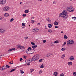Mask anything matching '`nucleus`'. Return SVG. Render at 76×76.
<instances>
[{
    "label": "nucleus",
    "mask_w": 76,
    "mask_h": 76,
    "mask_svg": "<svg viewBox=\"0 0 76 76\" xmlns=\"http://www.w3.org/2000/svg\"><path fill=\"white\" fill-rule=\"evenodd\" d=\"M25 49V47L23 46H21V49L20 50H24Z\"/></svg>",
    "instance_id": "nucleus-23"
},
{
    "label": "nucleus",
    "mask_w": 76,
    "mask_h": 76,
    "mask_svg": "<svg viewBox=\"0 0 76 76\" xmlns=\"http://www.w3.org/2000/svg\"><path fill=\"white\" fill-rule=\"evenodd\" d=\"M28 37H24L25 39H28Z\"/></svg>",
    "instance_id": "nucleus-52"
},
{
    "label": "nucleus",
    "mask_w": 76,
    "mask_h": 76,
    "mask_svg": "<svg viewBox=\"0 0 76 76\" xmlns=\"http://www.w3.org/2000/svg\"><path fill=\"white\" fill-rule=\"evenodd\" d=\"M23 60V59H22V58H20V61H22V60Z\"/></svg>",
    "instance_id": "nucleus-51"
},
{
    "label": "nucleus",
    "mask_w": 76,
    "mask_h": 76,
    "mask_svg": "<svg viewBox=\"0 0 76 76\" xmlns=\"http://www.w3.org/2000/svg\"><path fill=\"white\" fill-rule=\"evenodd\" d=\"M27 66H30V64L29 63H28L27 64Z\"/></svg>",
    "instance_id": "nucleus-50"
},
{
    "label": "nucleus",
    "mask_w": 76,
    "mask_h": 76,
    "mask_svg": "<svg viewBox=\"0 0 76 76\" xmlns=\"http://www.w3.org/2000/svg\"><path fill=\"white\" fill-rule=\"evenodd\" d=\"M66 10L70 12H74V9L72 7H68L66 8Z\"/></svg>",
    "instance_id": "nucleus-4"
},
{
    "label": "nucleus",
    "mask_w": 76,
    "mask_h": 76,
    "mask_svg": "<svg viewBox=\"0 0 76 76\" xmlns=\"http://www.w3.org/2000/svg\"><path fill=\"white\" fill-rule=\"evenodd\" d=\"M42 70H40L39 71V74H41V73H42Z\"/></svg>",
    "instance_id": "nucleus-36"
},
{
    "label": "nucleus",
    "mask_w": 76,
    "mask_h": 76,
    "mask_svg": "<svg viewBox=\"0 0 76 76\" xmlns=\"http://www.w3.org/2000/svg\"><path fill=\"white\" fill-rule=\"evenodd\" d=\"M25 58V56H23V58H25V59H26V58Z\"/></svg>",
    "instance_id": "nucleus-59"
},
{
    "label": "nucleus",
    "mask_w": 76,
    "mask_h": 76,
    "mask_svg": "<svg viewBox=\"0 0 76 76\" xmlns=\"http://www.w3.org/2000/svg\"><path fill=\"white\" fill-rule=\"evenodd\" d=\"M6 3V0H1L0 1V3L1 4H4Z\"/></svg>",
    "instance_id": "nucleus-7"
},
{
    "label": "nucleus",
    "mask_w": 76,
    "mask_h": 76,
    "mask_svg": "<svg viewBox=\"0 0 76 76\" xmlns=\"http://www.w3.org/2000/svg\"><path fill=\"white\" fill-rule=\"evenodd\" d=\"M22 25L23 26H25V24L24 23H22Z\"/></svg>",
    "instance_id": "nucleus-40"
},
{
    "label": "nucleus",
    "mask_w": 76,
    "mask_h": 76,
    "mask_svg": "<svg viewBox=\"0 0 76 76\" xmlns=\"http://www.w3.org/2000/svg\"><path fill=\"white\" fill-rule=\"evenodd\" d=\"M39 58V55L37 54L34 56L31 60V61H34L35 60H37Z\"/></svg>",
    "instance_id": "nucleus-3"
},
{
    "label": "nucleus",
    "mask_w": 76,
    "mask_h": 76,
    "mask_svg": "<svg viewBox=\"0 0 76 76\" xmlns=\"http://www.w3.org/2000/svg\"><path fill=\"white\" fill-rule=\"evenodd\" d=\"M15 70H16L15 68L14 69H12L11 70V71L9 72L10 73H11V72H14V71H15Z\"/></svg>",
    "instance_id": "nucleus-20"
},
{
    "label": "nucleus",
    "mask_w": 76,
    "mask_h": 76,
    "mask_svg": "<svg viewBox=\"0 0 76 76\" xmlns=\"http://www.w3.org/2000/svg\"><path fill=\"white\" fill-rule=\"evenodd\" d=\"M4 16L6 17H7V16H9V14L8 13H5L4 14Z\"/></svg>",
    "instance_id": "nucleus-15"
},
{
    "label": "nucleus",
    "mask_w": 76,
    "mask_h": 76,
    "mask_svg": "<svg viewBox=\"0 0 76 76\" xmlns=\"http://www.w3.org/2000/svg\"><path fill=\"white\" fill-rule=\"evenodd\" d=\"M31 44H32V45H35V43H34L33 42H31Z\"/></svg>",
    "instance_id": "nucleus-49"
},
{
    "label": "nucleus",
    "mask_w": 76,
    "mask_h": 76,
    "mask_svg": "<svg viewBox=\"0 0 76 76\" xmlns=\"http://www.w3.org/2000/svg\"><path fill=\"white\" fill-rule=\"evenodd\" d=\"M73 75L74 76H76V72H74L73 73Z\"/></svg>",
    "instance_id": "nucleus-37"
},
{
    "label": "nucleus",
    "mask_w": 76,
    "mask_h": 76,
    "mask_svg": "<svg viewBox=\"0 0 76 76\" xmlns=\"http://www.w3.org/2000/svg\"><path fill=\"white\" fill-rule=\"evenodd\" d=\"M15 50V48H13L10 49L9 50H8V51H9V52H10V51H13V50Z\"/></svg>",
    "instance_id": "nucleus-12"
},
{
    "label": "nucleus",
    "mask_w": 76,
    "mask_h": 76,
    "mask_svg": "<svg viewBox=\"0 0 76 76\" xmlns=\"http://www.w3.org/2000/svg\"><path fill=\"white\" fill-rule=\"evenodd\" d=\"M22 16L23 17H25V16H26V14H24L22 15Z\"/></svg>",
    "instance_id": "nucleus-44"
},
{
    "label": "nucleus",
    "mask_w": 76,
    "mask_h": 76,
    "mask_svg": "<svg viewBox=\"0 0 76 76\" xmlns=\"http://www.w3.org/2000/svg\"><path fill=\"white\" fill-rule=\"evenodd\" d=\"M31 53H32V54H33L34 53V52L35 51V50H31Z\"/></svg>",
    "instance_id": "nucleus-31"
},
{
    "label": "nucleus",
    "mask_w": 76,
    "mask_h": 76,
    "mask_svg": "<svg viewBox=\"0 0 76 76\" xmlns=\"http://www.w3.org/2000/svg\"><path fill=\"white\" fill-rule=\"evenodd\" d=\"M37 47V45H34L32 47V48H33V49H35V48H36Z\"/></svg>",
    "instance_id": "nucleus-14"
},
{
    "label": "nucleus",
    "mask_w": 76,
    "mask_h": 76,
    "mask_svg": "<svg viewBox=\"0 0 76 76\" xmlns=\"http://www.w3.org/2000/svg\"><path fill=\"white\" fill-rule=\"evenodd\" d=\"M75 42L73 40H70L66 42L67 45H69L70 44H73Z\"/></svg>",
    "instance_id": "nucleus-5"
},
{
    "label": "nucleus",
    "mask_w": 76,
    "mask_h": 76,
    "mask_svg": "<svg viewBox=\"0 0 76 76\" xmlns=\"http://www.w3.org/2000/svg\"><path fill=\"white\" fill-rule=\"evenodd\" d=\"M48 27L50 28H52V25L51 24H48Z\"/></svg>",
    "instance_id": "nucleus-19"
},
{
    "label": "nucleus",
    "mask_w": 76,
    "mask_h": 76,
    "mask_svg": "<svg viewBox=\"0 0 76 76\" xmlns=\"http://www.w3.org/2000/svg\"><path fill=\"white\" fill-rule=\"evenodd\" d=\"M2 19H3V18L1 16H0V20H1Z\"/></svg>",
    "instance_id": "nucleus-45"
},
{
    "label": "nucleus",
    "mask_w": 76,
    "mask_h": 76,
    "mask_svg": "<svg viewBox=\"0 0 76 76\" xmlns=\"http://www.w3.org/2000/svg\"><path fill=\"white\" fill-rule=\"evenodd\" d=\"M25 13H28L29 12V11L28 10H25L24 11Z\"/></svg>",
    "instance_id": "nucleus-22"
},
{
    "label": "nucleus",
    "mask_w": 76,
    "mask_h": 76,
    "mask_svg": "<svg viewBox=\"0 0 76 76\" xmlns=\"http://www.w3.org/2000/svg\"><path fill=\"white\" fill-rule=\"evenodd\" d=\"M68 13L66 10H64L62 13L59 14V17H62L64 19H66L68 16Z\"/></svg>",
    "instance_id": "nucleus-1"
},
{
    "label": "nucleus",
    "mask_w": 76,
    "mask_h": 76,
    "mask_svg": "<svg viewBox=\"0 0 76 76\" xmlns=\"http://www.w3.org/2000/svg\"><path fill=\"white\" fill-rule=\"evenodd\" d=\"M14 20V19H13V18H12L11 20H10V22H12L13 20Z\"/></svg>",
    "instance_id": "nucleus-42"
},
{
    "label": "nucleus",
    "mask_w": 76,
    "mask_h": 76,
    "mask_svg": "<svg viewBox=\"0 0 76 76\" xmlns=\"http://www.w3.org/2000/svg\"><path fill=\"white\" fill-rule=\"evenodd\" d=\"M31 22L32 23H34V22H35V21L34 20H32L31 21Z\"/></svg>",
    "instance_id": "nucleus-34"
},
{
    "label": "nucleus",
    "mask_w": 76,
    "mask_h": 76,
    "mask_svg": "<svg viewBox=\"0 0 76 76\" xmlns=\"http://www.w3.org/2000/svg\"><path fill=\"white\" fill-rule=\"evenodd\" d=\"M72 19H74V20H75V19H76V17H72Z\"/></svg>",
    "instance_id": "nucleus-39"
},
{
    "label": "nucleus",
    "mask_w": 76,
    "mask_h": 76,
    "mask_svg": "<svg viewBox=\"0 0 76 76\" xmlns=\"http://www.w3.org/2000/svg\"><path fill=\"white\" fill-rule=\"evenodd\" d=\"M46 42V40H44L43 41V44H45Z\"/></svg>",
    "instance_id": "nucleus-35"
},
{
    "label": "nucleus",
    "mask_w": 76,
    "mask_h": 76,
    "mask_svg": "<svg viewBox=\"0 0 76 76\" xmlns=\"http://www.w3.org/2000/svg\"><path fill=\"white\" fill-rule=\"evenodd\" d=\"M54 25L55 26H56V25H58V22L56 21H55L54 23Z\"/></svg>",
    "instance_id": "nucleus-13"
},
{
    "label": "nucleus",
    "mask_w": 76,
    "mask_h": 76,
    "mask_svg": "<svg viewBox=\"0 0 76 76\" xmlns=\"http://www.w3.org/2000/svg\"><path fill=\"white\" fill-rule=\"evenodd\" d=\"M34 71V69H30V72H33Z\"/></svg>",
    "instance_id": "nucleus-28"
},
{
    "label": "nucleus",
    "mask_w": 76,
    "mask_h": 76,
    "mask_svg": "<svg viewBox=\"0 0 76 76\" xmlns=\"http://www.w3.org/2000/svg\"><path fill=\"white\" fill-rule=\"evenodd\" d=\"M26 52L28 54H32V53L31 52H32V51L29 50H26Z\"/></svg>",
    "instance_id": "nucleus-8"
},
{
    "label": "nucleus",
    "mask_w": 76,
    "mask_h": 76,
    "mask_svg": "<svg viewBox=\"0 0 76 76\" xmlns=\"http://www.w3.org/2000/svg\"><path fill=\"white\" fill-rule=\"evenodd\" d=\"M39 62H42V59H41L39 60Z\"/></svg>",
    "instance_id": "nucleus-47"
},
{
    "label": "nucleus",
    "mask_w": 76,
    "mask_h": 76,
    "mask_svg": "<svg viewBox=\"0 0 76 76\" xmlns=\"http://www.w3.org/2000/svg\"><path fill=\"white\" fill-rule=\"evenodd\" d=\"M74 57H73V56H70L69 57V60L71 61H72L73 60H74Z\"/></svg>",
    "instance_id": "nucleus-10"
},
{
    "label": "nucleus",
    "mask_w": 76,
    "mask_h": 76,
    "mask_svg": "<svg viewBox=\"0 0 76 76\" xmlns=\"http://www.w3.org/2000/svg\"><path fill=\"white\" fill-rule=\"evenodd\" d=\"M46 20L48 22H49L50 23H51V21L50 20V18H48L46 19Z\"/></svg>",
    "instance_id": "nucleus-11"
},
{
    "label": "nucleus",
    "mask_w": 76,
    "mask_h": 76,
    "mask_svg": "<svg viewBox=\"0 0 76 76\" xmlns=\"http://www.w3.org/2000/svg\"><path fill=\"white\" fill-rule=\"evenodd\" d=\"M64 39H67L68 38V37L66 35H64Z\"/></svg>",
    "instance_id": "nucleus-24"
},
{
    "label": "nucleus",
    "mask_w": 76,
    "mask_h": 76,
    "mask_svg": "<svg viewBox=\"0 0 76 76\" xmlns=\"http://www.w3.org/2000/svg\"><path fill=\"white\" fill-rule=\"evenodd\" d=\"M34 31H36V30H35V29H34Z\"/></svg>",
    "instance_id": "nucleus-61"
},
{
    "label": "nucleus",
    "mask_w": 76,
    "mask_h": 76,
    "mask_svg": "<svg viewBox=\"0 0 76 76\" xmlns=\"http://www.w3.org/2000/svg\"><path fill=\"white\" fill-rule=\"evenodd\" d=\"M34 17H32L31 18V19H34Z\"/></svg>",
    "instance_id": "nucleus-54"
},
{
    "label": "nucleus",
    "mask_w": 76,
    "mask_h": 76,
    "mask_svg": "<svg viewBox=\"0 0 76 76\" xmlns=\"http://www.w3.org/2000/svg\"><path fill=\"white\" fill-rule=\"evenodd\" d=\"M50 56H51V54H50V53H49L48 54H47L46 55V57H50Z\"/></svg>",
    "instance_id": "nucleus-27"
},
{
    "label": "nucleus",
    "mask_w": 76,
    "mask_h": 76,
    "mask_svg": "<svg viewBox=\"0 0 76 76\" xmlns=\"http://www.w3.org/2000/svg\"><path fill=\"white\" fill-rule=\"evenodd\" d=\"M55 28H58V26H55Z\"/></svg>",
    "instance_id": "nucleus-53"
},
{
    "label": "nucleus",
    "mask_w": 76,
    "mask_h": 76,
    "mask_svg": "<svg viewBox=\"0 0 76 76\" xmlns=\"http://www.w3.org/2000/svg\"><path fill=\"white\" fill-rule=\"evenodd\" d=\"M50 30L51 29H49V30H48V32H49L50 33H51L52 32V31H51V30Z\"/></svg>",
    "instance_id": "nucleus-29"
},
{
    "label": "nucleus",
    "mask_w": 76,
    "mask_h": 76,
    "mask_svg": "<svg viewBox=\"0 0 76 76\" xmlns=\"http://www.w3.org/2000/svg\"><path fill=\"white\" fill-rule=\"evenodd\" d=\"M54 42V43H56V44H57V43H58V41H55Z\"/></svg>",
    "instance_id": "nucleus-48"
},
{
    "label": "nucleus",
    "mask_w": 76,
    "mask_h": 76,
    "mask_svg": "<svg viewBox=\"0 0 76 76\" xmlns=\"http://www.w3.org/2000/svg\"><path fill=\"white\" fill-rule=\"evenodd\" d=\"M9 63L10 64H11V62H10Z\"/></svg>",
    "instance_id": "nucleus-63"
},
{
    "label": "nucleus",
    "mask_w": 76,
    "mask_h": 76,
    "mask_svg": "<svg viewBox=\"0 0 76 76\" xmlns=\"http://www.w3.org/2000/svg\"><path fill=\"white\" fill-rule=\"evenodd\" d=\"M68 64L69 66H71V65L73 64V63L72 62H68Z\"/></svg>",
    "instance_id": "nucleus-18"
},
{
    "label": "nucleus",
    "mask_w": 76,
    "mask_h": 76,
    "mask_svg": "<svg viewBox=\"0 0 76 76\" xmlns=\"http://www.w3.org/2000/svg\"><path fill=\"white\" fill-rule=\"evenodd\" d=\"M40 68H41V69H43V68H44V65L42 64L40 66Z\"/></svg>",
    "instance_id": "nucleus-30"
},
{
    "label": "nucleus",
    "mask_w": 76,
    "mask_h": 76,
    "mask_svg": "<svg viewBox=\"0 0 76 76\" xmlns=\"http://www.w3.org/2000/svg\"><path fill=\"white\" fill-rule=\"evenodd\" d=\"M39 58V55L37 54L34 56L31 60V61H34L35 60H37Z\"/></svg>",
    "instance_id": "nucleus-2"
},
{
    "label": "nucleus",
    "mask_w": 76,
    "mask_h": 76,
    "mask_svg": "<svg viewBox=\"0 0 76 76\" xmlns=\"http://www.w3.org/2000/svg\"><path fill=\"white\" fill-rule=\"evenodd\" d=\"M37 25H40V23H37Z\"/></svg>",
    "instance_id": "nucleus-57"
},
{
    "label": "nucleus",
    "mask_w": 76,
    "mask_h": 76,
    "mask_svg": "<svg viewBox=\"0 0 76 76\" xmlns=\"http://www.w3.org/2000/svg\"><path fill=\"white\" fill-rule=\"evenodd\" d=\"M10 9V8L9 7H5L4 8L3 10L4 11H5V12H7L8 11V10H9Z\"/></svg>",
    "instance_id": "nucleus-6"
},
{
    "label": "nucleus",
    "mask_w": 76,
    "mask_h": 76,
    "mask_svg": "<svg viewBox=\"0 0 76 76\" xmlns=\"http://www.w3.org/2000/svg\"><path fill=\"white\" fill-rule=\"evenodd\" d=\"M66 42H65L62 45V46H64V45H66Z\"/></svg>",
    "instance_id": "nucleus-38"
},
{
    "label": "nucleus",
    "mask_w": 76,
    "mask_h": 76,
    "mask_svg": "<svg viewBox=\"0 0 76 76\" xmlns=\"http://www.w3.org/2000/svg\"><path fill=\"white\" fill-rule=\"evenodd\" d=\"M6 66L7 67V68H9V67H10V66L7 65Z\"/></svg>",
    "instance_id": "nucleus-43"
},
{
    "label": "nucleus",
    "mask_w": 76,
    "mask_h": 76,
    "mask_svg": "<svg viewBox=\"0 0 76 76\" xmlns=\"http://www.w3.org/2000/svg\"><path fill=\"white\" fill-rule=\"evenodd\" d=\"M20 72H21V73H22V74H23V73H24V72H23V71L21 69L20 70Z\"/></svg>",
    "instance_id": "nucleus-32"
},
{
    "label": "nucleus",
    "mask_w": 76,
    "mask_h": 76,
    "mask_svg": "<svg viewBox=\"0 0 76 76\" xmlns=\"http://www.w3.org/2000/svg\"><path fill=\"white\" fill-rule=\"evenodd\" d=\"M61 33L63 34V33H64V32H63V31H61Z\"/></svg>",
    "instance_id": "nucleus-58"
},
{
    "label": "nucleus",
    "mask_w": 76,
    "mask_h": 76,
    "mask_svg": "<svg viewBox=\"0 0 76 76\" xmlns=\"http://www.w3.org/2000/svg\"><path fill=\"white\" fill-rule=\"evenodd\" d=\"M61 51H65L66 50V48H62L61 49Z\"/></svg>",
    "instance_id": "nucleus-26"
},
{
    "label": "nucleus",
    "mask_w": 76,
    "mask_h": 76,
    "mask_svg": "<svg viewBox=\"0 0 76 76\" xmlns=\"http://www.w3.org/2000/svg\"><path fill=\"white\" fill-rule=\"evenodd\" d=\"M57 75H58V73H57V72H54V73L53 74V75L54 76H56Z\"/></svg>",
    "instance_id": "nucleus-16"
},
{
    "label": "nucleus",
    "mask_w": 76,
    "mask_h": 76,
    "mask_svg": "<svg viewBox=\"0 0 76 76\" xmlns=\"http://www.w3.org/2000/svg\"><path fill=\"white\" fill-rule=\"evenodd\" d=\"M2 67V71H4V70H5L6 69H7V68L4 67V66H3Z\"/></svg>",
    "instance_id": "nucleus-17"
},
{
    "label": "nucleus",
    "mask_w": 76,
    "mask_h": 76,
    "mask_svg": "<svg viewBox=\"0 0 76 76\" xmlns=\"http://www.w3.org/2000/svg\"><path fill=\"white\" fill-rule=\"evenodd\" d=\"M5 30L4 29H0V33L3 34Z\"/></svg>",
    "instance_id": "nucleus-9"
},
{
    "label": "nucleus",
    "mask_w": 76,
    "mask_h": 76,
    "mask_svg": "<svg viewBox=\"0 0 76 76\" xmlns=\"http://www.w3.org/2000/svg\"><path fill=\"white\" fill-rule=\"evenodd\" d=\"M20 4H22V2H20Z\"/></svg>",
    "instance_id": "nucleus-60"
},
{
    "label": "nucleus",
    "mask_w": 76,
    "mask_h": 76,
    "mask_svg": "<svg viewBox=\"0 0 76 76\" xmlns=\"http://www.w3.org/2000/svg\"><path fill=\"white\" fill-rule=\"evenodd\" d=\"M0 70L3 71V68L2 67L0 68Z\"/></svg>",
    "instance_id": "nucleus-46"
},
{
    "label": "nucleus",
    "mask_w": 76,
    "mask_h": 76,
    "mask_svg": "<svg viewBox=\"0 0 76 76\" xmlns=\"http://www.w3.org/2000/svg\"><path fill=\"white\" fill-rule=\"evenodd\" d=\"M45 29H47V27L46 26L45 27Z\"/></svg>",
    "instance_id": "nucleus-64"
},
{
    "label": "nucleus",
    "mask_w": 76,
    "mask_h": 76,
    "mask_svg": "<svg viewBox=\"0 0 76 76\" xmlns=\"http://www.w3.org/2000/svg\"><path fill=\"white\" fill-rule=\"evenodd\" d=\"M53 4H56V2L54 1L53 2Z\"/></svg>",
    "instance_id": "nucleus-55"
},
{
    "label": "nucleus",
    "mask_w": 76,
    "mask_h": 76,
    "mask_svg": "<svg viewBox=\"0 0 76 76\" xmlns=\"http://www.w3.org/2000/svg\"><path fill=\"white\" fill-rule=\"evenodd\" d=\"M65 56H66V54H63V55L62 56L61 58H64V57H65Z\"/></svg>",
    "instance_id": "nucleus-21"
},
{
    "label": "nucleus",
    "mask_w": 76,
    "mask_h": 76,
    "mask_svg": "<svg viewBox=\"0 0 76 76\" xmlns=\"http://www.w3.org/2000/svg\"><path fill=\"white\" fill-rule=\"evenodd\" d=\"M17 48H18V49H21V46H18L17 47Z\"/></svg>",
    "instance_id": "nucleus-33"
},
{
    "label": "nucleus",
    "mask_w": 76,
    "mask_h": 76,
    "mask_svg": "<svg viewBox=\"0 0 76 76\" xmlns=\"http://www.w3.org/2000/svg\"><path fill=\"white\" fill-rule=\"evenodd\" d=\"M70 1H73V0H69Z\"/></svg>",
    "instance_id": "nucleus-62"
},
{
    "label": "nucleus",
    "mask_w": 76,
    "mask_h": 76,
    "mask_svg": "<svg viewBox=\"0 0 76 76\" xmlns=\"http://www.w3.org/2000/svg\"><path fill=\"white\" fill-rule=\"evenodd\" d=\"M60 76H64V75L63 73H62L60 74Z\"/></svg>",
    "instance_id": "nucleus-41"
},
{
    "label": "nucleus",
    "mask_w": 76,
    "mask_h": 76,
    "mask_svg": "<svg viewBox=\"0 0 76 76\" xmlns=\"http://www.w3.org/2000/svg\"><path fill=\"white\" fill-rule=\"evenodd\" d=\"M11 64H13V61H11Z\"/></svg>",
    "instance_id": "nucleus-56"
},
{
    "label": "nucleus",
    "mask_w": 76,
    "mask_h": 76,
    "mask_svg": "<svg viewBox=\"0 0 76 76\" xmlns=\"http://www.w3.org/2000/svg\"><path fill=\"white\" fill-rule=\"evenodd\" d=\"M27 50H28L29 51H31V50H32V49H31V48L30 47L28 48V49H27Z\"/></svg>",
    "instance_id": "nucleus-25"
}]
</instances>
